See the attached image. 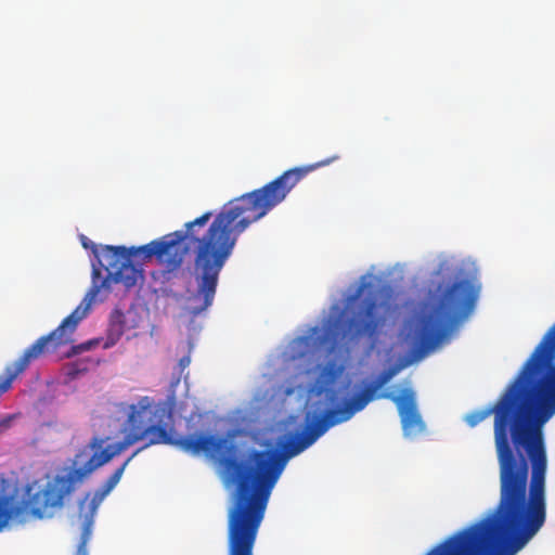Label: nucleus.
<instances>
[{"mask_svg": "<svg viewBox=\"0 0 555 555\" xmlns=\"http://www.w3.org/2000/svg\"><path fill=\"white\" fill-rule=\"evenodd\" d=\"M91 243L92 242L87 236L81 235V244L85 248L91 249Z\"/></svg>", "mask_w": 555, "mask_h": 555, "instance_id": "nucleus-18", "label": "nucleus"}, {"mask_svg": "<svg viewBox=\"0 0 555 555\" xmlns=\"http://www.w3.org/2000/svg\"><path fill=\"white\" fill-rule=\"evenodd\" d=\"M545 335L552 345L553 351H555V323L551 326Z\"/></svg>", "mask_w": 555, "mask_h": 555, "instance_id": "nucleus-16", "label": "nucleus"}, {"mask_svg": "<svg viewBox=\"0 0 555 555\" xmlns=\"http://www.w3.org/2000/svg\"><path fill=\"white\" fill-rule=\"evenodd\" d=\"M92 345H93L92 341H88V343H83V344H80V345H77V346H73L72 347V352L68 353V356L78 354V353H80L82 351L89 350Z\"/></svg>", "mask_w": 555, "mask_h": 555, "instance_id": "nucleus-15", "label": "nucleus"}, {"mask_svg": "<svg viewBox=\"0 0 555 555\" xmlns=\"http://www.w3.org/2000/svg\"><path fill=\"white\" fill-rule=\"evenodd\" d=\"M352 306L347 320V333L352 339L369 338L374 341L382 333L389 311V306L380 301L377 291L362 283L348 299Z\"/></svg>", "mask_w": 555, "mask_h": 555, "instance_id": "nucleus-7", "label": "nucleus"}, {"mask_svg": "<svg viewBox=\"0 0 555 555\" xmlns=\"http://www.w3.org/2000/svg\"><path fill=\"white\" fill-rule=\"evenodd\" d=\"M21 360V357L15 360L14 362L8 364L4 369V372L2 375H0V396L8 391L13 383V380L20 375L16 374L14 377L12 376L13 371L12 367L15 366V364Z\"/></svg>", "mask_w": 555, "mask_h": 555, "instance_id": "nucleus-14", "label": "nucleus"}, {"mask_svg": "<svg viewBox=\"0 0 555 555\" xmlns=\"http://www.w3.org/2000/svg\"><path fill=\"white\" fill-rule=\"evenodd\" d=\"M140 453V450H135L124 463L120 467H118L102 485L108 491H112L117 483L120 481L122 474L128 466V464Z\"/></svg>", "mask_w": 555, "mask_h": 555, "instance_id": "nucleus-13", "label": "nucleus"}, {"mask_svg": "<svg viewBox=\"0 0 555 555\" xmlns=\"http://www.w3.org/2000/svg\"><path fill=\"white\" fill-rule=\"evenodd\" d=\"M402 365H391L383 370L376 378L367 384L363 390L346 400L343 406L330 409L324 415H315L307 423L301 435L289 446L286 453L259 452L256 453L257 465L268 482H274L280 473H283L287 462L313 444L331 427L349 421L357 412L362 411L375 399H388L398 409L401 425L406 437H415L425 430V423L417 410L416 393L412 388L402 389L399 396L392 392H378L402 369Z\"/></svg>", "mask_w": 555, "mask_h": 555, "instance_id": "nucleus-4", "label": "nucleus"}, {"mask_svg": "<svg viewBox=\"0 0 555 555\" xmlns=\"http://www.w3.org/2000/svg\"><path fill=\"white\" fill-rule=\"evenodd\" d=\"M190 362H191V359L189 356L182 357L179 361V365H180L181 370H184L186 366H189Z\"/></svg>", "mask_w": 555, "mask_h": 555, "instance_id": "nucleus-17", "label": "nucleus"}, {"mask_svg": "<svg viewBox=\"0 0 555 555\" xmlns=\"http://www.w3.org/2000/svg\"><path fill=\"white\" fill-rule=\"evenodd\" d=\"M89 495H90V494L88 493V494L85 496V499L80 501V503H79V509H80V512H82L83 506H85V504L87 503Z\"/></svg>", "mask_w": 555, "mask_h": 555, "instance_id": "nucleus-19", "label": "nucleus"}, {"mask_svg": "<svg viewBox=\"0 0 555 555\" xmlns=\"http://www.w3.org/2000/svg\"><path fill=\"white\" fill-rule=\"evenodd\" d=\"M327 165L328 158H325L286 170L262 188L228 202L209 225L208 221L214 215L206 211L184 223L182 230L165 234L139 247L105 245L99 248L91 243V250L99 267L106 272V276L98 284L101 272L93 263V283L82 302L55 330L39 337L24 350L21 360L12 367V376L25 372L29 364L42 354L54 352L59 347L72 343L73 334L79 322L87 317L101 287H109L111 283H121L126 288L133 287L143 274L142 270L132 263V257L140 256L144 262L154 258L162 268V282L168 283L179 276L185 255L192 251L196 289L188 296V310L192 317L206 311L214 302L219 275L232 256L240 235L251 223L263 218L282 203L308 173Z\"/></svg>", "mask_w": 555, "mask_h": 555, "instance_id": "nucleus-2", "label": "nucleus"}, {"mask_svg": "<svg viewBox=\"0 0 555 555\" xmlns=\"http://www.w3.org/2000/svg\"><path fill=\"white\" fill-rule=\"evenodd\" d=\"M129 413L126 421L128 433H133L156 422V417L165 416L167 411L164 406H156L152 398L145 396L139 399L138 403L128 406Z\"/></svg>", "mask_w": 555, "mask_h": 555, "instance_id": "nucleus-9", "label": "nucleus"}, {"mask_svg": "<svg viewBox=\"0 0 555 555\" xmlns=\"http://www.w3.org/2000/svg\"><path fill=\"white\" fill-rule=\"evenodd\" d=\"M478 288L466 280L439 284L430 292L411 334L412 352L423 358L449 334L453 325L474 309Z\"/></svg>", "mask_w": 555, "mask_h": 555, "instance_id": "nucleus-6", "label": "nucleus"}, {"mask_svg": "<svg viewBox=\"0 0 555 555\" xmlns=\"http://www.w3.org/2000/svg\"><path fill=\"white\" fill-rule=\"evenodd\" d=\"M160 416L156 423L150 424L143 429L127 433L124 439L117 443L104 447L106 438L93 437L88 448L93 452L89 460L78 468H70L65 475H56L44 483V488H33L34 503L37 512L47 514L52 507L61 509L66 499L80 486L83 480L94 470L108 463L115 456L127 450L130 446L143 441L138 448L140 452L155 444H173L175 437L163 423Z\"/></svg>", "mask_w": 555, "mask_h": 555, "instance_id": "nucleus-5", "label": "nucleus"}, {"mask_svg": "<svg viewBox=\"0 0 555 555\" xmlns=\"http://www.w3.org/2000/svg\"><path fill=\"white\" fill-rule=\"evenodd\" d=\"M109 492L111 491H108L106 488L101 486V488L95 491L92 499L88 503V512L85 515V519L82 522V530H81V534H80V541L77 546L75 555H89L88 550H87V544L91 539L94 515H95L100 504L102 503L104 498Z\"/></svg>", "mask_w": 555, "mask_h": 555, "instance_id": "nucleus-12", "label": "nucleus"}, {"mask_svg": "<svg viewBox=\"0 0 555 555\" xmlns=\"http://www.w3.org/2000/svg\"><path fill=\"white\" fill-rule=\"evenodd\" d=\"M109 492L111 491H108L106 488L101 486V488L95 491L92 499L88 503V512L85 515V519L82 522V530H81V534H80V541L77 546L75 555H89L88 550H87V544L91 539L94 515H95L100 504L102 503L104 498Z\"/></svg>", "mask_w": 555, "mask_h": 555, "instance_id": "nucleus-11", "label": "nucleus"}, {"mask_svg": "<svg viewBox=\"0 0 555 555\" xmlns=\"http://www.w3.org/2000/svg\"><path fill=\"white\" fill-rule=\"evenodd\" d=\"M44 488V483H40L39 481H34L28 483L25 488L24 499L21 503H15L12 496L0 495V531L7 527L9 521L13 518H16L21 521L25 520L27 516H31L37 519L50 518L52 517L57 507H52L51 511L47 514H42L37 512L36 504L33 503V488Z\"/></svg>", "mask_w": 555, "mask_h": 555, "instance_id": "nucleus-8", "label": "nucleus"}, {"mask_svg": "<svg viewBox=\"0 0 555 555\" xmlns=\"http://www.w3.org/2000/svg\"><path fill=\"white\" fill-rule=\"evenodd\" d=\"M555 351L546 335L492 406L465 416L475 427L493 414L500 499L494 511L426 555H516L546 520L543 426L555 414Z\"/></svg>", "mask_w": 555, "mask_h": 555, "instance_id": "nucleus-1", "label": "nucleus"}, {"mask_svg": "<svg viewBox=\"0 0 555 555\" xmlns=\"http://www.w3.org/2000/svg\"><path fill=\"white\" fill-rule=\"evenodd\" d=\"M295 440L296 437L284 442L282 449L270 447L250 450L244 459L238 460L235 457L236 446L227 438L204 434L175 437L172 446L185 453L218 455L228 481L234 485L228 509V555H253L270 495L282 475L280 473L274 482H268L257 465L255 454L286 453Z\"/></svg>", "mask_w": 555, "mask_h": 555, "instance_id": "nucleus-3", "label": "nucleus"}, {"mask_svg": "<svg viewBox=\"0 0 555 555\" xmlns=\"http://www.w3.org/2000/svg\"><path fill=\"white\" fill-rule=\"evenodd\" d=\"M109 492L111 491H108L106 488L101 486V488L95 491L92 499L88 503V512L85 515V519L82 522V530H81V534H80V541L77 546L75 555H89L88 550H87V544L91 539L94 515H95L100 504L102 503L104 498Z\"/></svg>", "mask_w": 555, "mask_h": 555, "instance_id": "nucleus-10", "label": "nucleus"}]
</instances>
